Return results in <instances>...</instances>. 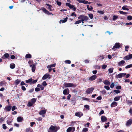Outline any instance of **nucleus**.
<instances>
[{"label":"nucleus","instance_id":"obj_47","mask_svg":"<svg viewBox=\"0 0 132 132\" xmlns=\"http://www.w3.org/2000/svg\"><path fill=\"white\" fill-rule=\"evenodd\" d=\"M132 67V64H130L126 66L125 67V68L127 69L128 68H130Z\"/></svg>","mask_w":132,"mask_h":132},{"label":"nucleus","instance_id":"obj_60","mask_svg":"<svg viewBox=\"0 0 132 132\" xmlns=\"http://www.w3.org/2000/svg\"><path fill=\"white\" fill-rule=\"evenodd\" d=\"M104 87L105 88L106 90H108L110 89L109 87L108 86H104Z\"/></svg>","mask_w":132,"mask_h":132},{"label":"nucleus","instance_id":"obj_19","mask_svg":"<svg viewBox=\"0 0 132 132\" xmlns=\"http://www.w3.org/2000/svg\"><path fill=\"white\" fill-rule=\"evenodd\" d=\"M46 112V111L45 110H41L39 112L40 115H43L45 114Z\"/></svg>","mask_w":132,"mask_h":132},{"label":"nucleus","instance_id":"obj_4","mask_svg":"<svg viewBox=\"0 0 132 132\" xmlns=\"http://www.w3.org/2000/svg\"><path fill=\"white\" fill-rule=\"evenodd\" d=\"M120 46L121 45L120 43H116L114 45L112 49L115 51L116 50V48H119Z\"/></svg>","mask_w":132,"mask_h":132},{"label":"nucleus","instance_id":"obj_5","mask_svg":"<svg viewBox=\"0 0 132 132\" xmlns=\"http://www.w3.org/2000/svg\"><path fill=\"white\" fill-rule=\"evenodd\" d=\"M94 89V88L93 87L88 88L86 90L85 92L87 94H88L90 93H92Z\"/></svg>","mask_w":132,"mask_h":132},{"label":"nucleus","instance_id":"obj_33","mask_svg":"<svg viewBox=\"0 0 132 132\" xmlns=\"http://www.w3.org/2000/svg\"><path fill=\"white\" fill-rule=\"evenodd\" d=\"M113 70V68H111L109 69L108 71L109 73H112Z\"/></svg>","mask_w":132,"mask_h":132},{"label":"nucleus","instance_id":"obj_1","mask_svg":"<svg viewBox=\"0 0 132 132\" xmlns=\"http://www.w3.org/2000/svg\"><path fill=\"white\" fill-rule=\"evenodd\" d=\"M59 127L51 126L49 128V129L51 131H53V132H56L59 129Z\"/></svg>","mask_w":132,"mask_h":132},{"label":"nucleus","instance_id":"obj_61","mask_svg":"<svg viewBox=\"0 0 132 132\" xmlns=\"http://www.w3.org/2000/svg\"><path fill=\"white\" fill-rule=\"evenodd\" d=\"M102 81V79L101 78H99L97 80V82L98 83L101 82Z\"/></svg>","mask_w":132,"mask_h":132},{"label":"nucleus","instance_id":"obj_41","mask_svg":"<svg viewBox=\"0 0 132 132\" xmlns=\"http://www.w3.org/2000/svg\"><path fill=\"white\" fill-rule=\"evenodd\" d=\"M94 68L95 69H98L100 68V67L99 65H95L94 66Z\"/></svg>","mask_w":132,"mask_h":132},{"label":"nucleus","instance_id":"obj_12","mask_svg":"<svg viewBox=\"0 0 132 132\" xmlns=\"http://www.w3.org/2000/svg\"><path fill=\"white\" fill-rule=\"evenodd\" d=\"M69 90L68 88L64 90L63 92V94L65 95L68 94H69Z\"/></svg>","mask_w":132,"mask_h":132},{"label":"nucleus","instance_id":"obj_30","mask_svg":"<svg viewBox=\"0 0 132 132\" xmlns=\"http://www.w3.org/2000/svg\"><path fill=\"white\" fill-rule=\"evenodd\" d=\"M37 87H38L40 88L42 90H43L44 89V87L42 85L40 84H38L37 85Z\"/></svg>","mask_w":132,"mask_h":132},{"label":"nucleus","instance_id":"obj_20","mask_svg":"<svg viewBox=\"0 0 132 132\" xmlns=\"http://www.w3.org/2000/svg\"><path fill=\"white\" fill-rule=\"evenodd\" d=\"M23 118L21 117H18L17 118V121L19 122H21L23 120Z\"/></svg>","mask_w":132,"mask_h":132},{"label":"nucleus","instance_id":"obj_3","mask_svg":"<svg viewBox=\"0 0 132 132\" xmlns=\"http://www.w3.org/2000/svg\"><path fill=\"white\" fill-rule=\"evenodd\" d=\"M64 86L66 87H75V86L72 83H67L65 82L64 84Z\"/></svg>","mask_w":132,"mask_h":132},{"label":"nucleus","instance_id":"obj_46","mask_svg":"<svg viewBox=\"0 0 132 132\" xmlns=\"http://www.w3.org/2000/svg\"><path fill=\"white\" fill-rule=\"evenodd\" d=\"M33 104L32 103H31V102H29L28 103L27 105L28 106L30 107L32 106Z\"/></svg>","mask_w":132,"mask_h":132},{"label":"nucleus","instance_id":"obj_6","mask_svg":"<svg viewBox=\"0 0 132 132\" xmlns=\"http://www.w3.org/2000/svg\"><path fill=\"white\" fill-rule=\"evenodd\" d=\"M51 77V76L47 73H46L43 76L42 78V79L43 80L46 79L47 78H48L49 79H50Z\"/></svg>","mask_w":132,"mask_h":132},{"label":"nucleus","instance_id":"obj_34","mask_svg":"<svg viewBox=\"0 0 132 132\" xmlns=\"http://www.w3.org/2000/svg\"><path fill=\"white\" fill-rule=\"evenodd\" d=\"M125 63V61L124 60H122L118 63V64L120 66L121 64H123Z\"/></svg>","mask_w":132,"mask_h":132},{"label":"nucleus","instance_id":"obj_8","mask_svg":"<svg viewBox=\"0 0 132 132\" xmlns=\"http://www.w3.org/2000/svg\"><path fill=\"white\" fill-rule=\"evenodd\" d=\"M97 77L96 75H93L90 77L88 79V80L90 81H93L95 80Z\"/></svg>","mask_w":132,"mask_h":132},{"label":"nucleus","instance_id":"obj_54","mask_svg":"<svg viewBox=\"0 0 132 132\" xmlns=\"http://www.w3.org/2000/svg\"><path fill=\"white\" fill-rule=\"evenodd\" d=\"M81 22V20H79L76 21L75 23V24H78L80 23Z\"/></svg>","mask_w":132,"mask_h":132},{"label":"nucleus","instance_id":"obj_14","mask_svg":"<svg viewBox=\"0 0 132 132\" xmlns=\"http://www.w3.org/2000/svg\"><path fill=\"white\" fill-rule=\"evenodd\" d=\"M43 12L46 14H49V12L45 8L43 7L41 8Z\"/></svg>","mask_w":132,"mask_h":132},{"label":"nucleus","instance_id":"obj_58","mask_svg":"<svg viewBox=\"0 0 132 132\" xmlns=\"http://www.w3.org/2000/svg\"><path fill=\"white\" fill-rule=\"evenodd\" d=\"M114 86V84L113 83H112L110 85V87L111 88H113Z\"/></svg>","mask_w":132,"mask_h":132},{"label":"nucleus","instance_id":"obj_51","mask_svg":"<svg viewBox=\"0 0 132 132\" xmlns=\"http://www.w3.org/2000/svg\"><path fill=\"white\" fill-rule=\"evenodd\" d=\"M127 19L129 20H131L132 19V16L129 15L127 16Z\"/></svg>","mask_w":132,"mask_h":132},{"label":"nucleus","instance_id":"obj_43","mask_svg":"<svg viewBox=\"0 0 132 132\" xmlns=\"http://www.w3.org/2000/svg\"><path fill=\"white\" fill-rule=\"evenodd\" d=\"M33 63V62L32 60H29L28 62V63L30 65H32L31 64H32Z\"/></svg>","mask_w":132,"mask_h":132},{"label":"nucleus","instance_id":"obj_39","mask_svg":"<svg viewBox=\"0 0 132 132\" xmlns=\"http://www.w3.org/2000/svg\"><path fill=\"white\" fill-rule=\"evenodd\" d=\"M118 18V16H117L114 15L113 16V17L112 19L113 21H115L116 19H117Z\"/></svg>","mask_w":132,"mask_h":132},{"label":"nucleus","instance_id":"obj_29","mask_svg":"<svg viewBox=\"0 0 132 132\" xmlns=\"http://www.w3.org/2000/svg\"><path fill=\"white\" fill-rule=\"evenodd\" d=\"M32 56L31 54H26L25 56V57L27 58H31Z\"/></svg>","mask_w":132,"mask_h":132},{"label":"nucleus","instance_id":"obj_2","mask_svg":"<svg viewBox=\"0 0 132 132\" xmlns=\"http://www.w3.org/2000/svg\"><path fill=\"white\" fill-rule=\"evenodd\" d=\"M78 18L79 19H82L84 21H86L88 20L89 18L87 16L82 15H80Z\"/></svg>","mask_w":132,"mask_h":132},{"label":"nucleus","instance_id":"obj_10","mask_svg":"<svg viewBox=\"0 0 132 132\" xmlns=\"http://www.w3.org/2000/svg\"><path fill=\"white\" fill-rule=\"evenodd\" d=\"M12 108L11 105L6 106L4 109L6 111H10Z\"/></svg>","mask_w":132,"mask_h":132},{"label":"nucleus","instance_id":"obj_31","mask_svg":"<svg viewBox=\"0 0 132 132\" xmlns=\"http://www.w3.org/2000/svg\"><path fill=\"white\" fill-rule=\"evenodd\" d=\"M128 6L126 5L124 6H123L122 7V9L123 10H126L127 11H128L129 10V9L127 8Z\"/></svg>","mask_w":132,"mask_h":132},{"label":"nucleus","instance_id":"obj_26","mask_svg":"<svg viewBox=\"0 0 132 132\" xmlns=\"http://www.w3.org/2000/svg\"><path fill=\"white\" fill-rule=\"evenodd\" d=\"M33 79L32 78H30L28 80H26V82L27 83H30L31 84V82L32 80Z\"/></svg>","mask_w":132,"mask_h":132},{"label":"nucleus","instance_id":"obj_57","mask_svg":"<svg viewBox=\"0 0 132 132\" xmlns=\"http://www.w3.org/2000/svg\"><path fill=\"white\" fill-rule=\"evenodd\" d=\"M7 127L6 126V125L5 124H3V128L4 129H6Z\"/></svg>","mask_w":132,"mask_h":132},{"label":"nucleus","instance_id":"obj_37","mask_svg":"<svg viewBox=\"0 0 132 132\" xmlns=\"http://www.w3.org/2000/svg\"><path fill=\"white\" fill-rule=\"evenodd\" d=\"M119 12L120 14H122L123 15H126L127 14V13L124 12L122 11H119Z\"/></svg>","mask_w":132,"mask_h":132},{"label":"nucleus","instance_id":"obj_35","mask_svg":"<svg viewBox=\"0 0 132 132\" xmlns=\"http://www.w3.org/2000/svg\"><path fill=\"white\" fill-rule=\"evenodd\" d=\"M88 131V129L87 128H83L82 132H87Z\"/></svg>","mask_w":132,"mask_h":132},{"label":"nucleus","instance_id":"obj_17","mask_svg":"<svg viewBox=\"0 0 132 132\" xmlns=\"http://www.w3.org/2000/svg\"><path fill=\"white\" fill-rule=\"evenodd\" d=\"M66 6L69 7L70 9H72L74 7V6L73 5H71L70 3H66Z\"/></svg>","mask_w":132,"mask_h":132},{"label":"nucleus","instance_id":"obj_23","mask_svg":"<svg viewBox=\"0 0 132 132\" xmlns=\"http://www.w3.org/2000/svg\"><path fill=\"white\" fill-rule=\"evenodd\" d=\"M86 6L87 9L89 11H91L93 9V8L91 6H90V7H89V5H87Z\"/></svg>","mask_w":132,"mask_h":132},{"label":"nucleus","instance_id":"obj_62","mask_svg":"<svg viewBox=\"0 0 132 132\" xmlns=\"http://www.w3.org/2000/svg\"><path fill=\"white\" fill-rule=\"evenodd\" d=\"M15 58V56L14 55H12L11 56V57H10V59H14Z\"/></svg>","mask_w":132,"mask_h":132},{"label":"nucleus","instance_id":"obj_25","mask_svg":"<svg viewBox=\"0 0 132 132\" xmlns=\"http://www.w3.org/2000/svg\"><path fill=\"white\" fill-rule=\"evenodd\" d=\"M106 85H109L110 84V82L107 80H105L103 82Z\"/></svg>","mask_w":132,"mask_h":132},{"label":"nucleus","instance_id":"obj_32","mask_svg":"<svg viewBox=\"0 0 132 132\" xmlns=\"http://www.w3.org/2000/svg\"><path fill=\"white\" fill-rule=\"evenodd\" d=\"M15 65L14 64H11L10 65V68L12 69H13L15 68Z\"/></svg>","mask_w":132,"mask_h":132},{"label":"nucleus","instance_id":"obj_42","mask_svg":"<svg viewBox=\"0 0 132 132\" xmlns=\"http://www.w3.org/2000/svg\"><path fill=\"white\" fill-rule=\"evenodd\" d=\"M65 62L67 64H70L71 63V61L70 60H67L65 61Z\"/></svg>","mask_w":132,"mask_h":132},{"label":"nucleus","instance_id":"obj_55","mask_svg":"<svg viewBox=\"0 0 132 132\" xmlns=\"http://www.w3.org/2000/svg\"><path fill=\"white\" fill-rule=\"evenodd\" d=\"M38 80L37 79H35V80H34L33 81L32 80V82H31V84H34L36 83L37 81Z\"/></svg>","mask_w":132,"mask_h":132},{"label":"nucleus","instance_id":"obj_15","mask_svg":"<svg viewBox=\"0 0 132 132\" xmlns=\"http://www.w3.org/2000/svg\"><path fill=\"white\" fill-rule=\"evenodd\" d=\"M43 12L46 14H49V12L45 8L43 7L41 8Z\"/></svg>","mask_w":132,"mask_h":132},{"label":"nucleus","instance_id":"obj_24","mask_svg":"<svg viewBox=\"0 0 132 132\" xmlns=\"http://www.w3.org/2000/svg\"><path fill=\"white\" fill-rule=\"evenodd\" d=\"M122 96H117L115 97L114 98V100L115 101H119L120 100V97H121Z\"/></svg>","mask_w":132,"mask_h":132},{"label":"nucleus","instance_id":"obj_27","mask_svg":"<svg viewBox=\"0 0 132 132\" xmlns=\"http://www.w3.org/2000/svg\"><path fill=\"white\" fill-rule=\"evenodd\" d=\"M47 6H49L48 9L50 11H52V6L50 5L49 4L47 3L46 4Z\"/></svg>","mask_w":132,"mask_h":132},{"label":"nucleus","instance_id":"obj_48","mask_svg":"<svg viewBox=\"0 0 132 132\" xmlns=\"http://www.w3.org/2000/svg\"><path fill=\"white\" fill-rule=\"evenodd\" d=\"M56 3L59 6H60L61 4V3L58 0H57L56 1Z\"/></svg>","mask_w":132,"mask_h":132},{"label":"nucleus","instance_id":"obj_64","mask_svg":"<svg viewBox=\"0 0 132 132\" xmlns=\"http://www.w3.org/2000/svg\"><path fill=\"white\" fill-rule=\"evenodd\" d=\"M104 113V111L103 110H102L99 113V114L100 115Z\"/></svg>","mask_w":132,"mask_h":132},{"label":"nucleus","instance_id":"obj_21","mask_svg":"<svg viewBox=\"0 0 132 132\" xmlns=\"http://www.w3.org/2000/svg\"><path fill=\"white\" fill-rule=\"evenodd\" d=\"M75 115L76 116L80 118L83 115V114L82 113H81V114H80L79 112H78L76 113H75Z\"/></svg>","mask_w":132,"mask_h":132},{"label":"nucleus","instance_id":"obj_56","mask_svg":"<svg viewBox=\"0 0 132 132\" xmlns=\"http://www.w3.org/2000/svg\"><path fill=\"white\" fill-rule=\"evenodd\" d=\"M116 88L117 89H120L121 88V87L120 86H118L116 87Z\"/></svg>","mask_w":132,"mask_h":132},{"label":"nucleus","instance_id":"obj_13","mask_svg":"<svg viewBox=\"0 0 132 132\" xmlns=\"http://www.w3.org/2000/svg\"><path fill=\"white\" fill-rule=\"evenodd\" d=\"M132 123V119H129L127 122L126 125L127 126L130 125Z\"/></svg>","mask_w":132,"mask_h":132},{"label":"nucleus","instance_id":"obj_18","mask_svg":"<svg viewBox=\"0 0 132 132\" xmlns=\"http://www.w3.org/2000/svg\"><path fill=\"white\" fill-rule=\"evenodd\" d=\"M101 118V121L103 122L106 121L107 120V118L104 116H102Z\"/></svg>","mask_w":132,"mask_h":132},{"label":"nucleus","instance_id":"obj_22","mask_svg":"<svg viewBox=\"0 0 132 132\" xmlns=\"http://www.w3.org/2000/svg\"><path fill=\"white\" fill-rule=\"evenodd\" d=\"M55 65L56 64L55 63L50 65L47 66V68L48 69L54 67L55 66Z\"/></svg>","mask_w":132,"mask_h":132},{"label":"nucleus","instance_id":"obj_38","mask_svg":"<svg viewBox=\"0 0 132 132\" xmlns=\"http://www.w3.org/2000/svg\"><path fill=\"white\" fill-rule=\"evenodd\" d=\"M117 78H121L122 77V73L119 74L117 76Z\"/></svg>","mask_w":132,"mask_h":132},{"label":"nucleus","instance_id":"obj_49","mask_svg":"<svg viewBox=\"0 0 132 132\" xmlns=\"http://www.w3.org/2000/svg\"><path fill=\"white\" fill-rule=\"evenodd\" d=\"M68 19V18L67 17H66L64 19V20H63L62 21V23H65V22L67 21V20Z\"/></svg>","mask_w":132,"mask_h":132},{"label":"nucleus","instance_id":"obj_40","mask_svg":"<svg viewBox=\"0 0 132 132\" xmlns=\"http://www.w3.org/2000/svg\"><path fill=\"white\" fill-rule=\"evenodd\" d=\"M36 101V99L35 98H33L31 99V101L33 104L35 103Z\"/></svg>","mask_w":132,"mask_h":132},{"label":"nucleus","instance_id":"obj_11","mask_svg":"<svg viewBox=\"0 0 132 132\" xmlns=\"http://www.w3.org/2000/svg\"><path fill=\"white\" fill-rule=\"evenodd\" d=\"M30 67L31 68L32 71L33 72H34L36 69V65L35 64L30 65Z\"/></svg>","mask_w":132,"mask_h":132},{"label":"nucleus","instance_id":"obj_45","mask_svg":"<svg viewBox=\"0 0 132 132\" xmlns=\"http://www.w3.org/2000/svg\"><path fill=\"white\" fill-rule=\"evenodd\" d=\"M88 16L91 19H92L93 18V16L92 14L90 13L89 14Z\"/></svg>","mask_w":132,"mask_h":132},{"label":"nucleus","instance_id":"obj_28","mask_svg":"<svg viewBox=\"0 0 132 132\" xmlns=\"http://www.w3.org/2000/svg\"><path fill=\"white\" fill-rule=\"evenodd\" d=\"M72 127H73L74 130H75V128L74 127H70L68 128L67 130V132H70L72 130Z\"/></svg>","mask_w":132,"mask_h":132},{"label":"nucleus","instance_id":"obj_7","mask_svg":"<svg viewBox=\"0 0 132 132\" xmlns=\"http://www.w3.org/2000/svg\"><path fill=\"white\" fill-rule=\"evenodd\" d=\"M2 58L4 59H5L6 58H7L9 59L10 60V56L9 54L7 53H6L3 55L2 56Z\"/></svg>","mask_w":132,"mask_h":132},{"label":"nucleus","instance_id":"obj_44","mask_svg":"<svg viewBox=\"0 0 132 132\" xmlns=\"http://www.w3.org/2000/svg\"><path fill=\"white\" fill-rule=\"evenodd\" d=\"M47 85V84L45 81H43L42 83V85L44 87L46 86Z\"/></svg>","mask_w":132,"mask_h":132},{"label":"nucleus","instance_id":"obj_59","mask_svg":"<svg viewBox=\"0 0 132 132\" xmlns=\"http://www.w3.org/2000/svg\"><path fill=\"white\" fill-rule=\"evenodd\" d=\"M107 67V66L106 65H105V64H103L102 66V69H105Z\"/></svg>","mask_w":132,"mask_h":132},{"label":"nucleus","instance_id":"obj_16","mask_svg":"<svg viewBox=\"0 0 132 132\" xmlns=\"http://www.w3.org/2000/svg\"><path fill=\"white\" fill-rule=\"evenodd\" d=\"M117 103L116 102L114 101L111 104V107L112 108L115 106H117Z\"/></svg>","mask_w":132,"mask_h":132},{"label":"nucleus","instance_id":"obj_36","mask_svg":"<svg viewBox=\"0 0 132 132\" xmlns=\"http://www.w3.org/2000/svg\"><path fill=\"white\" fill-rule=\"evenodd\" d=\"M21 82L20 80L18 79H17L15 81V83L16 85H17L19 84L20 82Z\"/></svg>","mask_w":132,"mask_h":132},{"label":"nucleus","instance_id":"obj_63","mask_svg":"<svg viewBox=\"0 0 132 132\" xmlns=\"http://www.w3.org/2000/svg\"><path fill=\"white\" fill-rule=\"evenodd\" d=\"M35 90L36 92H38L40 90V89L39 88L36 87L35 88Z\"/></svg>","mask_w":132,"mask_h":132},{"label":"nucleus","instance_id":"obj_9","mask_svg":"<svg viewBox=\"0 0 132 132\" xmlns=\"http://www.w3.org/2000/svg\"><path fill=\"white\" fill-rule=\"evenodd\" d=\"M132 59V54H130L124 57V60H128Z\"/></svg>","mask_w":132,"mask_h":132},{"label":"nucleus","instance_id":"obj_53","mask_svg":"<svg viewBox=\"0 0 132 132\" xmlns=\"http://www.w3.org/2000/svg\"><path fill=\"white\" fill-rule=\"evenodd\" d=\"M113 92L116 94H118L120 92V91L118 90H114Z\"/></svg>","mask_w":132,"mask_h":132},{"label":"nucleus","instance_id":"obj_52","mask_svg":"<svg viewBox=\"0 0 132 132\" xmlns=\"http://www.w3.org/2000/svg\"><path fill=\"white\" fill-rule=\"evenodd\" d=\"M84 107L87 109H88V110L89 109V106L88 105H84Z\"/></svg>","mask_w":132,"mask_h":132},{"label":"nucleus","instance_id":"obj_50","mask_svg":"<svg viewBox=\"0 0 132 132\" xmlns=\"http://www.w3.org/2000/svg\"><path fill=\"white\" fill-rule=\"evenodd\" d=\"M127 103L128 104L131 105L132 104V101L130 100H128L127 101Z\"/></svg>","mask_w":132,"mask_h":132}]
</instances>
